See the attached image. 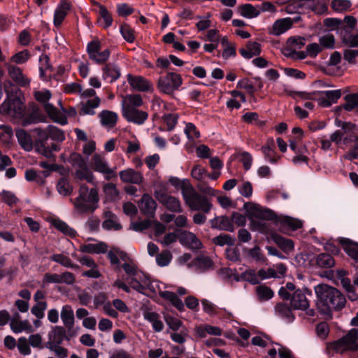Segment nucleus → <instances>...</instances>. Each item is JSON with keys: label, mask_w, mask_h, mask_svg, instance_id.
<instances>
[{"label": "nucleus", "mask_w": 358, "mask_h": 358, "mask_svg": "<svg viewBox=\"0 0 358 358\" xmlns=\"http://www.w3.org/2000/svg\"><path fill=\"white\" fill-rule=\"evenodd\" d=\"M314 289L317 306L322 313L329 315L331 310H340L345 307V297L338 289L325 284L317 285Z\"/></svg>", "instance_id": "1"}, {"label": "nucleus", "mask_w": 358, "mask_h": 358, "mask_svg": "<svg viewBox=\"0 0 358 358\" xmlns=\"http://www.w3.org/2000/svg\"><path fill=\"white\" fill-rule=\"evenodd\" d=\"M255 271L245 270L239 275L236 270H219L218 275L229 282L245 280L255 285L266 278L283 277L285 272V270H258V273H256Z\"/></svg>", "instance_id": "2"}, {"label": "nucleus", "mask_w": 358, "mask_h": 358, "mask_svg": "<svg viewBox=\"0 0 358 358\" xmlns=\"http://www.w3.org/2000/svg\"><path fill=\"white\" fill-rule=\"evenodd\" d=\"M182 196L185 204L192 211L201 210L208 213L213 208L210 198L197 192L189 182H185L183 183Z\"/></svg>", "instance_id": "3"}, {"label": "nucleus", "mask_w": 358, "mask_h": 358, "mask_svg": "<svg viewBox=\"0 0 358 358\" xmlns=\"http://www.w3.org/2000/svg\"><path fill=\"white\" fill-rule=\"evenodd\" d=\"M99 196L96 187L90 189L85 184L80 185L78 196L75 199V208L82 213H92L99 206Z\"/></svg>", "instance_id": "4"}, {"label": "nucleus", "mask_w": 358, "mask_h": 358, "mask_svg": "<svg viewBox=\"0 0 358 358\" xmlns=\"http://www.w3.org/2000/svg\"><path fill=\"white\" fill-rule=\"evenodd\" d=\"M244 208L247 216L250 220L252 229L266 233L268 227L265 220L272 217V212L269 210L263 209L259 205L252 202L245 203Z\"/></svg>", "instance_id": "5"}, {"label": "nucleus", "mask_w": 358, "mask_h": 358, "mask_svg": "<svg viewBox=\"0 0 358 358\" xmlns=\"http://www.w3.org/2000/svg\"><path fill=\"white\" fill-rule=\"evenodd\" d=\"M51 92L48 90L37 91L34 93L35 99L43 104V110L45 111L50 119L61 125L68 123L66 116L59 112L54 105L48 101L51 98Z\"/></svg>", "instance_id": "6"}, {"label": "nucleus", "mask_w": 358, "mask_h": 358, "mask_svg": "<svg viewBox=\"0 0 358 358\" xmlns=\"http://www.w3.org/2000/svg\"><path fill=\"white\" fill-rule=\"evenodd\" d=\"M125 280L133 289L142 292L145 289H154L153 281L143 270H125Z\"/></svg>", "instance_id": "7"}, {"label": "nucleus", "mask_w": 358, "mask_h": 358, "mask_svg": "<svg viewBox=\"0 0 358 358\" xmlns=\"http://www.w3.org/2000/svg\"><path fill=\"white\" fill-rule=\"evenodd\" d=\"M86 51L90 59L99 65L105 64L111 53L108 48H103L102 43L98 38H94L87 44Z\"/></svg>", "instance_id": "8"}, {"label": "nucleus", "mask_w": 358, "mask_h": 358, "mask_svg": "<svg viewBox=\"0 0 358 358\" xmlns=\"http://www.w3.org/2000/svg\"><path fill=\"white\" fill-rule=\"evenodd\" d=\"M5 91L7 93V99L1 106V111L9 116L22 118L24 115V103L17 96L10 95L6 87H5Z\"/></svg>", "instance_id": "9"}, {"label": "nucleus", "mask_w": 358, "mask_h": 358, "mask_svg": "<svg viewBox=\"0 0 358 358\" xmlns=\"http://www.w3.org/2000/svg\"><path fill=\"white\" fill-rule=\"evenodd\" d=\"M333 348L341 353L345 350H358V329H350L342 338L333 343Z\"/></svg>", "instance_id": "10"}, {"label": "nucleus", "mask_w": 358, "mask_h": 358, "mask_svg": "<svg viewBox=\"0 0 358 358\" xmlns=\"http://www.w3.org/2000/svg\"><path fill=\"white\" fill-rule=\"evenodd\" d=\"M90 167L95 172L103 174L107 180L116 176L115 169L110 167L106 158L103 155L94 154L91 158Z\"/></svg>", "instance_id": "11"}, {"label": "nucleus", "mask_w": 358, "mask_h": 358, "mask_svg": "<svg viewBox=\"0 0 358 358\" xmlns=\"http://www.w3.org/2000/svg\"><path fill=\"white\" fill-rule=\"evenodd\" d=\"M182 83L181 76L176 73H168L159 78L158 87L162 92L171 94L178 90Z\"/></svg>", "instance_id": "12"}, {"label": "nucleus", "mask_w": 358, "mask_h": 358, "mask_svg": "<svg viewBox=\"0 0 358 358\" xmlns=\"http://www.w3.org/2000/svg\"><path fill=\"white\" fill-rule=\"evenodd\" d=\"M108 257L113 266L122 268H135L137 265L127 254L119 249L113 248L108 253Z\"/></svg>", "instance_id": "13"}, {"label": "nucleus", "mask_w": 358, "mask_h": 358, "mask_svg": "<svg viewBox=\"0 0 358 358\" xmlns=\"http://www.w3.org/2000/svg\"><path fill=\"white\" fill-rule=\"evenodd\" d=\"M318 97H317L318 104L322 107H329L341 96V91L340 90H327L318 92Z\"/></svg>", "instance_id": "14"}, {"label": "nucleus", "mask_w": 358, "mask_h": 358, "mask_svg": "<svg viewBox=\"0 0 358 358\" xmlns=\"http://www.w3.org/2000/svg\"><path fill=\"white\" fill-rule=\"evenodd\" d=\"M122 115L127 121L138 125L143 124L148 118L146 111L138 108L123 110Z\"/></svg>", "instance_id": "15"}, {"label": "nucleus", "mask_w": 358, "mask_h": 358, "mask_svg": "<svg viewBox=\"0 0 358 358\" xmlns=\"http://www.w3.org/2000/svg\"><path fill=\"white\" fill-rule=\"evenodd\" d=\"M155 196L168 210L177 213H181L182 211L180 201L177 198L165 193L159 192H156Z\"/></svg>", "instance_id": "16"}, {"label": "nucleus", "mask_w": 358, "mask_h": 358, "mask_svg": "<svg viewBox=\"0 0 358 358\" xmlns=\"http://www.w3.org/2000/svg\"><path fill=\"white\" fill-rule=\"evenodd\" d=\"M179 240L182 245L192 250H199L203 247L201 241L191 231H180L179 234Z\"/></svg>", "instance_id": "17"}, {"label": "nucleus", "mask_w": 358, "mask_h": 358, "mask_svg": "<svg viewBox=\"0 0 358 358\" xmlns=\"http://www.w3.org/2000/svg\"><path fill=\"white\" fill-rule=\"evenodd\" d=\"M120 180L123 182L141 184L143 180V175L133 169H127L119 172Z\"/></svg>", "instance_id": "18"}, {"label": "nucleus", "mask_w": 358, "mask_h": 358, "mask_svg": "<svg viewBox=\"0 0 358 358\" xmlns=\"http://www.w3.org/2000/svg\"><path fill=\"white\" fill-rule=\"evenodd\" d=\"M101 71L102 78L109 83L117 80L121 75L120 68L114 63L106 64L102 67Z\"/></svg>", "instance_id": "19"}, {"label": "nucleus", "mask_w": 358, "mask_h": 358, "mask_svg": "<svg viewBox=\"0 0 358 358\" xmlns=\"http://www.w3.org/2000/svg\"><path fill=\"white\" fill-rule=\"evenodd\" d=\"M290 305L294 309L306 310L309 306V302L303 291L297 289L292 294Z\"/></svg>", "instance_id": "20"}, {"label": "nucleus", "mask_w": 358, "mask_h": 358, "mask_svg": "<svg viewBox=\"0 0 358 358\" xmlns=\"http://www.w3.org/2000/svg\"><path fill=\"white\" fill-rule=\"evenodd\" d=\"M8 73L10 77L20 86L26 87L30 80L23 74L20 68L16 66L8 65Z\"/></svg>", "instance_id": "21"}, {"label": "nucleus", "mask_w": 358, "mask_h": 358, "mask_svg": "<svg viewBox=\"0 0 358 358\" xmlns=\"http://www.w3.org/2000/svg\"><path fill=\"white\" fill-rule=\"evenodd\" d=\"M103 218L104 220L102 222L103 229L117 231L122 229V225L119 222L117 217L111 211H105L103 213Z\"/></svg>", "instance_id": "22"}, {"label": "nucleus", "mask_w": 358, "mask_h": 358, "mask_svg": "<svg viewBox=\"0 0 358 358\" xmlns=\"http://www.w3.org/2000/svg\"><path fill=\"white\" fill-rule=\"evenodd\" d=\"M140 210L145 215H151L157 208L155 201L148 194H144L138 203Z\"/></svg>", "instance_id": "23"}, {"label": "nucleus", "mask_w": 358, "mask_h": 358, "mask_svg": "<svg viewBox=\"0 0 358 358\" xmlns=\"http://www.w3.org/2000/svg\"><path fill=\"white\" fill-rule=\"evenodd\" d=\"M292 26V21L290 18L280 19L273 23L268 33L274 36H280L286 32Z\"/></svg>", "instance_id": "24"}, {"label": "nucleus", "mask_w": 358, "mask_h": 358, "mask_svg": "<svg viewBox=\"0 0 358 358\" xmlns=\"http://www.w3.org/2000/svg\"><path fill=\"white\" fill-rule=\"evenodd\" d=\"M143 104L142 96L138 94H128L123 98L122 110L135 109Z\"/></svg>", "instance_id": "25"}, {"label": "nucleus", "mask_w": 358, "mask_h": 358, "mask_svg": "<svg viewBox=\"0 0 358 358\" xmlns=\"http://www.w3.org/2000/svg\"><path fill=\"white\" fill-rule=\"evenodd\" d=\"M301 6L310 9L318 15H322L327 10L325 0H301Z\"/></svg>", "instance_id": "26"}, {"label": "nucleus", "mask_w": 358, "mask_h": 358, "mask_svg": "<svg viewBox=\"0 0 358 358\" xmlns=\"http://www.w3.org/2000/svg\"><path fill=\"white\" fill-rule=\"evenodd\" d=\"M127 81L132 88L141 92L148 91L152 87L150 83L141 76L128 75Z\"/></svg>", "instance_id": "27"}, {"label": "nucleus", "mask_w": 358, "mask_h": 358, "mask_svg": "<svg viewBox=\"0 0 358 358\" xmlns=\"http://www.w3.org/2000/svg\"><path fill=\"white\" fill-rule=\"evenodd\" d=\"M99 117L101 125L110 129L116 125L118 115L113 111L104 110L99 114Z\"/></svg>", "instance_id": "28"}, {"label": "nucleus", "mask_w": 358, "mask_h": 358, "mask_svg": "<svg viewBox=\"0 0 358 358\" xmlns=\"http://www.w3.org/2000/svg\"><path fill=\"white\" fill-rule=\"evenodd\" d=\"M70 8V3L64 1H61L60 3L57 6L55 10L53 20L54 24L56 27L61 25Z\"/></svg>", "instance_id": "29"}, {"label": "nucleus", "mask_w": 358, "mask_h": 358, "mask_svg": "<svg viewBox=\"0 0 358 358\" xmlns=\"http://www.w3.org/2000/svg\"><path fill=\"white\" fill-rule=\"evenodd\" d=\"M95 5L99 8L98 13L99 18L98 22L104 29L110 27L113 24V17L108 9L99 3L96 2Z\"/></svg>", "instance_id": "30"}, {"label": "nucleus", "mask_w": 358, "mask_h": 358, "mask_svg": "<svg viewBox=\"0 0 358 358\" xmlns=\"http://www.w3.org/2000/svg\"><path fill=\"white\" fill-rule=\"evenodd\" d=\"M274 148L275 142L273 138L268 139L266 144L261 148L265 159L272 164L276 163L279 159V157L277 156Z\"/></svg>", "instance_id": "31"}, {"label": "nucleus", "mask_w": 358, "mask_h": 358, "mask_svg": "<svg viewBox=\"0 0 358 358\" xmlns=\"http://www.w3.org/2000/svg\"><path fill=\"white\" fill-rule=\"evenodd\" d=\"M74 178L80 180H85L91 184H95V176L88 168L87 164L76 169Z\"/></svg>", "instance_id": "32"}, {"label": "nucleus", "mask_w": 358, "mask_h": 358, "mask_svg": "<svg viewBox=\"0 0 358 358\" xmlns=\"http://www.w3.org/2000/svg\"><path fill=\"white\" fill-rule=\"evenodd\" d=\"M261 53V45L257 42L248 41L244 48L240 50V54L245 59H250Z\"/></svg>", "instance_id": "33"}, {"label": "nucleus", "mask_w": 358, "mask_h": 358, "mask_svg": "<svg viewBox=\"0 0 358 358\" xmlns=\"http://www.w3.org/2000/svg\"><path fill=\"white\" fill-rule=\"evenodd\" d=\"M101 103V99L98 96H94L93 99H90L85 102L81 103V115H93L95 114L94 109L97 108Z\"/></svg>", "instance_id": "34"}, {"label": "nucleus", "mask_w": 358, "mask_h": 358, "mask_svg": "<svg viewBox=\"0 0 358 358\" xmlns=\"http://www.w3.org/2000/svg\"><path fill=\"white\" fill-rule=\"evenodd\" d=\"M10 327L11 330L16 334L26 331L27 333H31L34 331V329L31 325L29 320H18L17 319H13L10 322Z\"/></svg>", "instance_id": "35"}, {"label": "nucleus", "mask_w": 358, "mask_h": 358, "mask_svg": "<svg viewBox=\"0 0 358 358\" xmlns=\"http://www.w3.org/2000/svg\"><path fill=\"white\" fill-rule=\"evenodd\" d=\"M272 240L286 253H289L294 250V244L291 239L286 238L277 234H273L272 235Z\"/></svg>", "instance_id": "36"}, {"label": "nucleus", "mask_w": 358, "mask_h": 358, "mask_svg": "<svg viewBox=\"0 0 358 358\" xmlns=\"http://www.w3.org/2000/svg\"><path fill=\"white\" fill-rule=\"evenodd\" d=\"M16 137L19 144L26 151H30L33 148V142L31 136L24 129H20L16 131Z\"/></svg>", "instance_id": "37"}, {"label": "nucleus", "mask_w": 358, "mask_h": 358, "mask_svg": "<svg viewBox=\"0 0 358 358\" xmlns=\"http://www.w3.org/2000/svg\"><path fill=\"white\" fill-rule=\"evenodd\" d=\"M61 319L64 325L69 330L73 328L74 324V315L71 306L65 305L62 307L61 310Z\"/></svg>", "instance_id": "38"}, {"label": "nucleus", "mask_w": 358, "mask_h": 358, "mask_svg": "<svg viewBox=\"0 0 358 358\" xmlns=\"http://www.w3.org/2000/svg\"><path fill=\"white\" fill-rule=\"evenodd\" d=\"M108 246L103 242L96 243H86L80 246V250L83 252L100 254L105 253L107 251Z\"/></svg>", "instance_id": "39"}, {"label": "nucleus", "mask_w": 358, "mask_h": 358, "mask_svg": "<svg viewBox=\"0 0 358 358\" xmlns=\"http://www.w3.org/2000/svg\"><path fill=\"white\" fill-rule=\"evenodd\" d=\"M212 227L220 230L232 232L234 227L231 221L226 216H220L212 221Z\"/></svg>", "instance_id": "40"}, {"label": "nucleus", "mask_w": 358, "mask_h": 358, "mask_svg": "<svg viewBox=\"0 0 358 358\" xmlns=\"http://www.w3.org/2000/svg\"><path fill=\"white\" fill-rule=\"evenodd\" d=\"M345 103L340 107L346 111H352L358 108V92L344 96Z\"/></svg>", "instance_id": "41"}, {"label": "nucleus", "mask_w": 358, "mask_h": 358, "mask_svg": "<svg viewBox=\"0 0 358 358\" xmlns=\"http://www.w3.org/2000/svg\"><path fill=\"white\" fill-rule=\"evenodd\" d=\"M159 295L163 299H165L171 302V303L179 310L184 308V304L181 299H180L176 294L169 291L160 292Z\"/></svg>", "instance_id": "42"}, {"label": "nucleus", "mask_w": 358, "mask_h": 358, "mask_svg": "<svg viewBox=\"0 0 358 358\" xmlns=\"http://www.w3.org/2000/svg\"><path fill=\"white\" fill-rule=\"evenodd\" d=\"M275 313L287 320L288 322L293 321L294 317L290 308L285 303H278L275 307Z\"/></svg>", "instance_id": "43"}, {"label": "nucleus", "mask_w": 358, "mask_h": 358, "mask_svg": "<svg viewBox=\"0 0 358 358\" xmlns=\"http://www.w3.org/2000/svg\"><path fill=\"white\" fill-rule=\"evenodd\" d=\"M103 191L108 201H115L118 199L119 191L114 183H106L103 186Z\"/></svg>", "instance_id": "44"}, {"label": "nucleus", "mask_w": 358, "mask_h": 358, "mask_svg": "<svg viewBox=\"0 0 358 358\" xmlns=\"http://www.w3.org/2000/svg\"><path fill=\"white\" fill-rule=\"evenodd\" d=\"M317 264L321 268H331L335 265V260L330 255L322 253L317 256Z\"/></svg>", "instance_id": "45"}, {"label": "nucleus", "mask_w": 358, "mask_h": 358, "mask_svg": "<svg viewBox=\"0 0 358 358\" xmlns=\"http://www.w3.org/2000/svg\"><path fill=\"white\" fill-rule=\"evenodd\" d=\"M57 189L59 194L68 196L71 194L73 187L66 178H61L57 182Z\"/></svg>", "instance_id": "46"}, {"label": "nucleus", "mask_w": 358, "mask_h": 358, "mask_svg": "<svg viewBox=\"0 0 358 358\" xmlns=\"http://www.w3.org/2000/svg\"><path fill=\"white\" fill-rule=\"evenodd\" d=\"M352 3L350 0H332L331 8L336 13H345L350 9Z\"/></svg>", "instance_id": "47"}, {"label": "nucleus", "mask_w": 358, "mask_h": 358, "mask_svg": "<svg viewBox=\"0 0 358 358\" xmlns=\"http://www.w3.org/2000/svg\"><path fill=\"white\" fill-rule=\"evenodd\" d=\"M261 11L251 4H245L240 7V14L245 18H254L260 14Z\"/></svg>", "instance_id": "48"}, {"label": "nucleus", "mask_w": 358, "mask_h": 358, "mask_svg": "<svg viewBox=\"0 0 358 358\" xmlns=\"http://www.w3.org/2000/svg\"><path fill=\"white\" fill-rule=\"evenodd\" d=\"M52 224L59 231L71 237H73L76 234V231L73 229L71 228L66 222L60 220H54Z\"/></svg>", "instance_id": "49"}, {"label": "nucleus", "mask_w": 358, "mask_h": 358, "mask_svg": "<svg viewBox=\"0 0 358 358\" xmlns=\"http://www.w3.org/2000/svg\"><path fill=\"white\" fill-rule=\"evenodd\" d=\"M279 222L282 224L289 227L293 231L301 228L303 225L302 222L300 220L289 216H283L280 217Z\"/></svg>", "instance_id": "50"}, {"label": "nucleus", "mask_w": 358, "mask_h": 358, "mask_svg": "<svg viewBox=\"0 0 358 358\" xmlns=\"http://www.w3.org/2000/svg\"><path fill=\"white\" fill-rule=\"evenodd\" d=\"M172 259V254L169 250H163L156 256V262L159 266H167Z\"/></svg>", "instance_id": "51"}, {"label": "nucleus", "mask_w": 358, "mask_h": 358, "mask_svg": "<svg viewBox=\"0 0 358 358\" xmlns=\"http://www.w3.org/2000/svg\"><path fill=\"white\" fill-rule=\"evenodd\" d=\"M308 151L305 146H303L302 150L299 152L294 153L295 155L292 158V162L295 165H301L302 164H308L309 158L307 156Z\"/></svg>", "instance_id": "52"}, {"label": "nucleus", "mask_w": 358, "mask_h": 358, "mask_svg": "<svg viewBox=\"0 0 358 358\" xmlns=\"http://www.w3.org/2000/svg\"><path fill=\"white\" fill-rule=\"evenodd\" d=\"M48 137L59 142H62L65 139L64 131L52 125L48 126Z\"/></svg>", "instance_id": "53"}, {"label": "nucleus", "mask_w": 358, "mask_h": 358, "mask_svg": "<svg viewBox=\"0 0 358 358\" xmlns=\"http://www.w3.org/2000/svg\"><path fill=\"white\" fill-rule=\"evenodd\" d=\"M213 242L217 245L223 246L225 245L231 246L234 244V239L229 234H220L213 238Z\"/></svg>", "instance_id": "54"}, {"label": "nucleus", "mask_w": 358, "mask_h": 358, "mask_svg": "<svg viewBox=\"0 0 358 358\" xmlns=\"http://www.w3.org/2000/svg\"><path fill=\"white\" fill-rule=\"evenodd\" d=\"M184 132L189 141H194L200 136V133L196 126L191 122L186 123Z\"/></svg>", "instance_id": "55"}, {"label": "nucleus", "mask_w": 358, "mask_h": 358, "mask_svg": "<svg viewBox=\"0 0 358 358\" xmlns=\"http://www.w3.org/2000/svg\"><path fill=\"white\" fill-rule=\"evenodd\" d=\"M343 22L345 24L341 25V31H343V33H350L357 24L356 18L350 15L345 16Z\"/></svg>", "instance_id": "56"}, {"label": "nucleus", "mask_w": 358, "mask_h": 358, "mask_svg": "<svg viewBox=\"0 0 358 358\" xmlns=\"http://www.w3.org/2000/svg\"><path fill=\"white\" fill-rule=\"evenodd\" d=\"M68 162L76 169L87 164L86 161L81 156V155L76 152H73L70 155L68 159Z\"/></svg>", "instance_id": "57"}, {"label": "nucleus", "mask_w": 358, "mask_h": 358, "mask_svg": "<svg viewBox=\"0 0 358 358\" xmlns=\"http://www.w3.org/2000/svg\"><path fill=\"white\" fill-rule=\"evenodd\" d=\"M196 187L200 194L210 199L212 196H215L219 192L217 190H215L210 186L202 182L198 184Z\"/></svg>", "instance_id": "58"}, {"label": "nucleus", "mask_w": 358, "mask_h": 358, "mask_svg": "<svg viewBox=\"0 0 358 358\" xmlns=\"http://www.w3.org/2000/svg\"><path fill=\"white\" fill-rule=\"evenodd\" d=\"M17 347L21 355H29L31 354L30 344L25 337H21L18 339Z\"/></svg>", "instance_id": "59"}, {"label": "nucleus", "mask_w": 358, "mask_h": 358, "mask_svg": "<svg viewBox=\"0 0 358 358\" xmlns=\"http://www.w3.org/2000/svg\"><path fill=\"white\" fill-rule=\"evenodd\" d=\"M194 264L199 268H210L213 266V261L208 256L200 255L194 260Z\"/></svg>", "instance_id": "60"}, {"label": "nucleus", "mask_w": 358, "mask_h": 358, "mask_svg": "<svg viewBox=\"0 0 358 358\" xmlns=\"http://www.w3.org/2000/svg\"><path fill=\"white\" fill-rule=\"evenodd\" d=\"M47 303L45 301L37 302L31 309V313L35 315L37 318L41 319L44 317V311L47 308Z\"/></svg>", "instance_id": "61"}, {"label": "nucleus", "mask_w": 358, "mask_h": 358, "mask_svg": "<svg viewBox=\"0 0 358 358\" xmlns=\"http://www.w3.org/2000/svg\"><path fill=\"white\" fill-rule=\"evenodd\" d=\"M341 35L342 36L343 42L345 44L350 47L358 46V34L351 35L350 33H343V31H341Z\"/></svg>", "instance_id": "62"}, {"label": "nucleus", "mask_w": 358, "mask_h": 358, "mask_svg": "<svg viewBox=\"0 0 358 358\" xmlns=\"http://www.w3.org/2000/svg\"><path fill=\"white\" fill-rule=\"evenodd\" d=\"M343 247L349 256L355 259H358V244L347 241Z\"/></svg>", "instance_id": "63"}, {"label": "nucleus", "mask_w": 358, "mask_h": 358, "mask_svg": "<svg viewBox=\"0 0 358 358\" xmlns=\"http://www.w3.org/2000/svg\"><path fill=\"white\" fill-rule=\"evenodd\" d=\"M257 294L259 298L264 301L268 300L273 296V292L270 288L262 286L257 287Z\"/></svg>", "instance_id": "64"}]
</instances>
